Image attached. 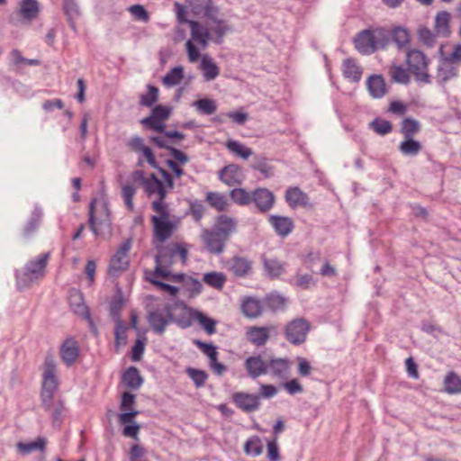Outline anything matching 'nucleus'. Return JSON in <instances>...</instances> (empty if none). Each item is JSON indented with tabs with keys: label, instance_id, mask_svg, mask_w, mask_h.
<instances>
[{
	"label": "nucleus",
	"instance_id": "47",
	"mask_svg": "<svg viewBox=\"0 0 461 461\" xmlns=\"http://www.w3.org/2000/svg\"><path fill=\"white\" fill-rule=\"evenodd\" d=\"M184 77V70L182 67H175L168 71L162 81L167 86H174L178 85Z\"/></svg>",
	"mask_w": 461,
	"mask_h": 461
},
{
	"label": "nucleus",
	"instance_id": "45",
	"mask_svg": "<svg viewBox=\"0 0 461 461\" xmlns=\"http://www.w3.org/2000/svg\"><path fill=\"white\" fill-rule=\"evenodd\" d=\"M162 249L172 256L173 258L179 257L182 263H185L188 256L186 248L180 243H170L167 246H163Z\"/></svg>",
	"mask_w": 461,
	"mask_h": 461
},
{
	"label": "nucleus",
	"instance_id": "14",
	"mask_svg": "<svg viewBox=\"0 0 461 461\" xmlns=\"http://www.w3.org/2000/svg\"><path fill=\"white\" fill-rule=\"evenodd\" d=\"M244 366L252 379L267 374V361H265L260 355L248 357L244 362Z\"/></svg>",
	"mask_w": 461,
	"mask_h": 461
},
{
	"label": "nucleus",
	"instance_id": "1",
	"mask_svg": "<svg viewBox=\"0 0 461 461\" xmlns=\"http://www.w3.org/2000/svg\"><path fill=\"white\" fill-rule=\"evenodd\" d=\"M50 258V253H42L35 260L29 261L24 268V272L17 275V286L19 289L28 287L31 283L44 276L45 268Z\"/></svg>",
	"mask_w": 461,
	"mask_h": 461
},
{
	"label": "nucleus",
	"instance_id": "11",
	"mask_svg": "<svg viewBox=\"0 0 461 461\" xmlns=\"http://www.w3.org/2000/svg\"><path fill=\"white\" fill-rule=\"evenodd\" d=\"M187 3L191 11L197 16L216 19V15L220 14L219 8L212 0H187Z\"/></svg>",
	"mask_w": 461,
	"mask_h": 461
},
{
	"label": "nucleus",
	"instance_id": "2",
	"mask_svg": "<svg viewBox=\"0 0 461 461\" xmlns=\"http://www.w3.org/2000/svg\"><path fill=\"white\" fill-rule=\"evenodd\" d=\"M406 64L416 81L425 84L430 83V75L427 72L429 59L422 51L416 49L408 50L406 53Z\"/></svg>",
	"mask_w": 461,
	"mask_h": 461
},
{
	"label": "nucleus",
	"instance_id": "20",
	"mask_svg": "<svg viewBox=\"0 0 461 461\" xmlns=\"http://www.w3.org/2000/svg\"><path fill=\"white\" fill-rule=\"evenodd\" d=\"M290 370V363L287 358H274L271 357L267 360V373L272 375L286 378Z\"/></svg>",
	"mask_w": 461,
	"mask_h": 461
},
{
	"label": "nucleus",
	"instance_id": "43",
	"mask_svg": "<svg viewBox=\"0 0 461 461\" xmlns=\"http://www.w3.org/2000/svg\"><path fill=\"white\" fill-rule=\"evenodd\" d=\"M389 75L393 82L406 85L410 82V75L407 69L401 65H392L389 68Z\"/></svg>",
	"mask_w": 461,
	"mask_h": 461
},
{
	"label": "nucleus",
	"instance_id": "15",
	"mask_svg": "<svg viewBox=\"0 0 461 461\" xmlns=\"http://www.w3.org/2000/svg\"><path fill=\"white\" fill-rule=\"evenodd\" d=\"M135 403V395L125 392L122 396L121 410L125 411L120 415V421L122 424H130L133 421V418L139 414L138 411H133L132 406Z\"/></svg>",
	"mask_w": 461,
	"mask_h": 461
},
{
	"label": "nucleus",
	"instance_id": "12",
	"mask_svg": "<svg viewBox=\"0 0 461 461\" xmlns=\"http://www.w3.org/2000/svg\"><path fill=\"white\" fill-rule=\"evenodd\" d=\"M232 400L236 406L245 412H253L257 411L260 405L259 395L246 393H233Z\"/></svg>",
	"mask_w": 461,
	"mask_h": 461
},
{
	"label": "nucleus",
	"instance_id": "53",
	"mask_svg": "<svg viewBox=\"0 0 461 461\" xmlns=\"http://www.w3.org/2000/svg\"><path fill=\"white\" fill-rule=\"evenodd\" d=\"M230 198L240 205H248L251 203L252 193L249 194L242 188H235L230 191Z\"/></svg>",
	"mask_w": 461,
	"mask_h": 461
},
{
	"label": "nucleus",
	"instance_id": "25",
	"mask_svg": "<svg viewBox=\"0 0 461 461\" xmlns=\"http://www.w3.org/2000/svg\"><path fill=\"white\" fill-rule=\"evenodd\" d=\"M230 270L237 277L247 276L252 270V262L243 257H233Z\"/></svg>",
	"mask_w": 461,
	"mask_h": 461
},
{
	"label": "nucleus",
	"instance_id": "23",
	"mask_svg": "<svg viewBox=\"0 0 461 461\" xmlns=\"http://www.w3.org/2000/svg\"><path fill=\"white\" fill-rule=\"evenodd\" d=\"M188 24L191 30L192 41L199 43L203 48H205L208 45V41L210 40L209 30L196 21H190L188 22Z\"/></svg>",
	"mask_w": 461,
	"mask_h": 461
},
{
	"label": "nucleus",
	"instance_id": "55",
	"mask_svg": "<svg viewBox=\"0 0 461 461\" xmlns=\"http://www.w3.org/2000/svg\"><path fill=\"white\" fill-rule=\"evenodd\" d=\"M194 105L199 112L206 115L213 114L217 110L216 104L212 99H199L194 102Z\"/></svg>",
	"mask_w": 461,
	"mask_h": 461
},
{
	"label": "nucleus",
	"instance_id": "13",
	"mask_svg": "<svg viewBox=\"0 0 461 461\" xmlns=\"http://www.w3.org/2000/svg\"><path fill=\"white\" fill-rule=\"evenodd\" d=\"M251 202L255 203L260 212H267L275 203V195L267 188H258L252 192Z\"/></svg>",
	"mask_w": 461,
	"mask_h": 461
},
{
	"label": "nucleus",
	"instance_id": "41",
	"mask_svg": "<svg viewBox=\"0 0 461 461\" xmlns=\"http://www.w3.org/2000/svg\"><path fill=\"white\" fill-rule=\"evenodd\" d=\"M192 317L198 321L207 334L212 335L216 332V321L203 314L202 312L194 311Z\"/></svg>",
	"mask_w": 461,
	"mask_h": 461
},
{
	"label": "nucleus",
	"instance_id": "32",
	"mask_svg": "<svg viewBox=\"0 0 461 461\" xmlns=\"http://www.w3.org/2000/svg\"><path fill=\"white\" fill-rule=\"evenodd\" d=\"M205 81L215 79L220 74V68L216 63L207 55H203L200 65Z\"/></svg>",
	"mask_w": 461,
	"mask_h": 461
},
{
	"label": "nucleus",
	"instance_id": "31",
	"mask_svg": "<svg viewBox=\"0 0 461 461\" xmlns=\"http://www.w3.org/2000/svg\"><path fill=\"white\" fill-rule=\"evenodd\" d=\"M343 75L352 82H358L361 79L362 69L353 59H347L342 64Z\"/></svg>",
	"mask_w": 461,
	"mask_h": 461
},
{
	"label": "nucleus",
	"instance_id": "38",
	"mask_svg": "<svg viewBox=\"0 0 461 461\" xmlns=\"http://www.w3.org/2000/svg\"><path fill=\"white\" fill-rule=\"evenodd\" d=\"M450 14L447 11L438 13L435 18V29L437 34L447 37L450 33L449 30Z\"/></svg>",
	"mask_w": 461,
	"mask_h": 461
},
{
	"label": "nucleus",
	"instance_id": "61",
	"mask_svg": "<svg viewBox=\"0 0 461 461\" xmlns=\"http://www.w3.org/2000/svg\"><path fill=\"white\" fill-rule=\"evenodd\" d=\"M419 40L428 47H433L436 43V34L427 27H420L418 30Z\"/></svg>",
	"mask_w": 461,
	"mask_h": 461
},
{
	"label": "nucleus",
	"instance_id": "29",
	"mask_svg": "<svg viewBox=\"0 0 461 461\" xmlns=\"http://www.w3.org/2000/svg\"><path fill=\"white\" fill-rule=\"evenodd\" d=\"M366 85L370 95L375 98H381L386 93L385 83L382 76H370Z\"/></svg>",
	"mask_w": 461,
	"mask_h": 461
},
{
	"label": "nucleus",
	"instance_id": "37",
	"mask_svg": "<svg viewBox=\"0 0 461 461\" xmlns=\"http://www.w3.org/2000/svg\"><path fill=\"white\" fill-rule=\"evenodd\" d=\"M372 35L374 40L375 52L379 50H384L391 41L390 32L384 28H375L372 30Z\"/></svg>",
	"mask_w": 461,
	"mask_h": 461
},
{
	"label": "nucleus",
	"instance_id": "5",
	"mask_svg": "<svg viewBox=\"0 0 461 461\" xmlns=\"http://www.w3.org/2000/svg\"><path fill=\"white\" fill-rule=\"evenodd\" d=\"M311 326L304 318H295L289 321L284 329L286 340L292 345H301L307 338Z\"/></svg>",
	"mask_w": 461,
	"mask_h": 461
},
{
	"label": "nucleus",
	"instance_id": "40",
	"mask_svg": "<svg viewBox=\"0 0 461 461\" xmlns=\"http://www.w3.org/2000/svg\"><path fill=\"white\" fill-rule=\"evenodd\" d=\"M422 149V145L420 141L413 140V137L404 138L399 145V150L406 156H416Z\"/></svg>",
	"mask_w": 461,
	"mask_h": 461
},
{
	"label": "nucleus",
	"instance_id": "62",
	"mask_svg": "<svg viewBox=\"0 0 461 461\" xmlns=\"http://www.w3.org/2000/svg\"><path fill=\"white\" fill-rule=\"evenodd\" d=\"M370 127L377 134L385 135L392 131V124L388 121L375 119L370 122Z\"/></svg>",
	"mask_w": 461,
	"mask_h": 461
},
{
	"label": "nucleus",
	"instance_id": "64",
	"mask_svg": "<svg viewBox=\"0 0 461 461\" xmlns=\"http://www.w3.org/2000/svg\"><path fill=\"white\" fill-rule=\"evenodd\" d=\"M140 123L147 126L148 128L154 130L157 132H164L165 125L163 122L157 119L154 115L150 114L140 121Z\"/></svg>",
	"mask_w": 461,
	"mask_h": 461
},
{
	"label": "nucleus",
	"instance_id": "34",
	"mask_svg": "<svg viewBox=\"0 0 461 461\" xmlns=\"http://www.w3.org/2000/svg\"><path fill=\"white\" fill-rule=\"evenodd\" d=\"M391 39L397 45L399 50L407 48L410 44L411 37L409 31L402 26H395L390 32Z\"/></svg>",
	"mask_w": 461,
	"mask_h": 461
},
{
	"label": "nucleus",
	"instance_id": "10",
	"mask_svg": "<svg viewBox=\"0 0 461 461\" xmlns=\"http://www.w3.org/2000/svg\"><path fill=\"white\" fill-rule=\"evenodd\" d=\"M201 239L205 249L212 254L219 255L225 248V244L228 240L221 237L219 233L213 230H204L202 233Z\"/></svg>",
	"mask_w": 461,
	"mask_h": 461
},
{
	"label": "nucleus",
	"instance_id": "44",
	"mask_svg": "<svg viewBox=\"0 0 461 461\" xmlns=\"http://www.w3.org/2000/svg\"><path fill=\"white\" fill-rule=\"evenodd\" d=\"M203 282L208 285L221 290L227 278L223 273L221 272H210L203 275Z\"/></svg>",
	"mask_w": 461,
	"mask_h": 461
},
{
	"label": "nucleus",
	"instance_id": "16",
	"mask_svg": "<svg viewBox=\"0 0 461 461\" xmlns=\"http://www.w3.org/2000/svg\"><path fill=\"white\" fill-rule=\"evenodd\" d=\"M354 44L357 51L360 52L361 54H373L375 52V44L372 35V30L367 29L358 32L354 40Z\"/></svg>",
	"mask_w": 461,
	"mask_h": 461
},
{
	"label": "nucleus",
	"instance_id": "30",
	"mask_svg": "<svg viewBox=\"0 0 461 461\" xmlns=\"http://www.w3.org/2000/svg\"><path fill=\"white\" fill-rule=\"evenodd\" d=\"M43 408L50 412L53 426H59L62 423L65 411L63 401L52 398V402L50 405L43 406Z\"/></svg>",
	"mask_w": 461,
	"mask_h": 461
},
{
	"label": "nucleus",
	"instance_id": "54",
	"mask_svg": "<svg viewBox=\"0 0 461 461\" xmlns=\"http://www.w3.org/2000/svg\"><path fill=\"white\" fill-rule=\"evenodd\" d=\"M251 167L253 169L258 170L265 177L273 176V167L267 164L265 157H256Z\"/></svg>",
	"mask_w": 461,
	"mask_h": 461
},
{
	"label": "nucleus",
	"instance_id": "18",
	"mask_svg": "<svg viewBox=\"0 0 461 461\" xmlns=\"http://www.w3.org/2000/svg\"><path fill=\"white\" fill-rule=\"evenodd\" d=\"M269 331V327L252 326L247 329L246 338L251 344L257 347H262L270 338Z\"/></svg>",
	"mask_w": 461,
	"mask_h": 461
},
{
	"label": "nucleus",
	"instance_id": "49",
	"mask_svg": "<svg viewBox=\"0 0 461 461\" xmlns=\"http://www.w3.org/2000/svg\"><path fill=\"white\" fill-rule=\"evenodd\" d=\"M226 147L229 149L230 151L240 156L244 159L249 158L253 154L251 149L245 147L237 140H229L226 143Z\"/></svg>",
	"mask_w": 461,
	"mask_h": 461
},
{
	"label": "nucleus",
	"instance_id": "26",
	"mask_svg": "<svg viewBox=\"0 0 461 461\" xmlns=\"http://www.w3.org/2000/svg\"><path fill=\"white\" fill-rule=\"evenodd\" d=\"M212 230L229 240L230 234L236 230V222L229 216L221 215Z\"/></svg>",
	"mask_w": 461,
	"mask_h": 461
},
{
	"label": "nucleus",
	"instance_id": "58",
	"mask_svg": "<svg viewBox=\"0 0 461 461\" xmlns=\"http://www.w3.org/2000/svg\"><path fill=\"white\" fill-rule=\"evenodd\" d=\"M286 299L278 294H270L266 297V304L273 311H278L285 308Z\"/></svg>",
	"mask_w": 461,
	"mask_h": 461
},
{
	"label": "nucleus",
	"instance_id": "50",
	"mask_svg": "<svg viewBox=\"0 0 461 461\" xmlns=\"http://www.w3.org/2000/svg\"><path fill=\"white\" fill-rule=\"evenodd\" d=\"M42 217V212L39 208H35L32 213V216L23 230V234L26 237H29L32 233H33L39 227L41 220Z\"/></svg>",
	"mask_w": 461,
	"mask_h": 461
},
{
	"label": "nucleus",
	"instance_id": "39",
	"mask_svg": "<svg viewBox=\"0 0 461 461\" xmlns=\"http://www.w3.org/2000/svg\"><path fill=\"white\" fill-rule=\"evenodd\" d=\"M123 383L131 389H138L140 387L143 379L140 375L139 370L134 367H129L122 375Z\"/></svg>",
	"mask_w": 461,
	"mask_h": 461
},
{
	"label": "nucleus",
	"instance_id": "9",
	"mask_svg": "<svg viewBox=\"0 0 461 461\" xmlns=\"http://www.w3.org/2000/svg\"><path fill=\"white\" fill-rule=\"evenodd\" d=\"M176 259L167 253L162 248L155 258V269L153 271H146L145 275L154 276L167 279L170 276V267L175 263Z\"/></svg>",
	"mask_w": 461,
	"mask_h": 461
},
{
	"label": "nucleus",
	"instance_id": "27",
	"mask_svg": "<svg viewBox=\"0 0 461 461\" xmlns=\"http://www.w3.org/2000/svg\"><path fill=\"white\" fill-rule=\"evenodd\" d=\"M241 311L246 317L255 319L261 315L263 307L259 300L254 297H247L242 302Z\"/></svg>",
	"mask_w": 461,
	"mask_h": 461
},
{
	"label": "nucleus",
	"instance_id": "7",
	"mask_svg": "<svg viewBox=\"0 0 461 461\" xmlns=\"http://www.w3.org/2000/svg\"><path fill=\"white\" fill-rule=\"evenodd\" d=\"M154 239L159 243H165L178 229L179 220L161 221L158 218H151Z\"/></svg>",
	"mask_w": 461,
	"mask_h": 461
},
{
	"label": "nucleus",
	"instance_id": "46",
	"mask_svg": "<svg viewBox=\"0 0 461 461\" xmlns=\"http://www.w3.org/2000/svg\"><path fill=\"white\" fill-rule=\"evenodd\" d=\"M152 209L157 212V215H153L151 218H158L161 221H169L170 212L169 207L165 199L158 198L152 203Z\"/></svg>",
	"mask_w": 461,
	"mask_h": 461
},
{
	"label": "nucleus",
	"instance_id": "63",
	"mask_svg": "<svg viewBox=\"0 0 461 461\" xmlns=\"http://www.w3.org/2000/svg\"><path fill=\"white\" fill-rule=\"evenodd\" d=\"M186 373L189 375V377L194 381L196 387L203 386L205 384L206 379L208 377L207 374L204 371L192 367L187 368Z\"/></svg>",
	"mask_w": 461,
	"mask_h": 461
},
{
	"label": "nucleus",
	"instance_id": "60",
	"mask_svg": "<svg viewBox=\"0 0 461 461\" xmlns=\"http://www.w3.org/2000/svg\"><path fill=\"white\" fill-rule=\"evenodd\" d=\"M244 450L247 454L259 456L263 451V446L258 437L255 436L247 440Z\"/></svg>",
	"mask_w": 461,
	"mask_h": 461
},
{
	"label": "nucleus",
	"instance_id": "36",
	"mask_svg": "<svg viewBox=\"0 0 461 461\" xmlns=\"http://www.w3.org/2000/svg\"><path fill=\"white\" fill-rule=\"evenodd\" d=\"M63 11L70 28L76 31L75 20L80 15V9L76 0H63Z\"/></svg>",
	"mask_w": 461,
	"mask_h": 461
},
{
	"label": "nucleus",
	"instance_id": "6",
	"mask_svg": "<svg viewBox=\"0 0 461 461\" xmlns=\"http://www.w3.org/2000/svg\"><path fill=\"white\" fill-rule=\"evenodd\" d=\"M131 249V240L128 239L119 247L113 256L109 265V275L118 276L129 267V252Z\"/></svg>",
	"mask_w": 461,
	"mask_h": 461
},
{
	"label": "nucleus",
	"instance_id": "35",
	"mask_svg": "<svg viewBox=\"0 0 461 461\" xmlns=\"http://www.w3.org/2000/svg\"><path fill=\"white\" fill-rule=\"evenodd\" d=\"M69 303L72 310L78 315H82L85 319H89V311L87 306L83 303L81 293L73 290L70 293Z\"/></svg>",
	"mask_w": 461,
	"mask_h": 461
},
{
	"label": "nucleus",
	"instance_id": "51",
	"mask_svg": "<svg viewBox=\"0 0 461 461\" xmlns=\"http://www.w3.org/2000/svg\"><path fill=\"white\" fill-rule=\"evenodd\" d=\"M445 390L448 393L461 392V379L454 373H449L444 380Z\"/></svg>",
	"mask_w": 461,
	"mask_h": 461
},
{
	"label": "nucleus",
	"instance_id": "22",
	"mask_svg": "<svg viewBox=\"0 0 461 461\" xmlns=\"http://www.w3.org/2000/svg\"><path fill=\"white\" fill-rule=\"evenodd\" d=\"M285 201L291 208L305 207L309 204L308 195L299 187H289L285 192Z\"/></svg>",
	"mask_w": 461,
	"mask_h": 461
},
{
	"label": "nucleus",
	"instance_id": "48",
	"mask_svg": "<svg viewBox=\"0 0 461 461\" xmlns=\"http://www.w3.org/2000/svg\"><path fill=\"white\" fill-rule=\"evenodd\" d=\"M420 130V122L412 118H405L402 122L401 132L404 138L413 137Z\"/></svg>",
	"mask_w": 461,
	"mask_h": 461
},
{
	"label": "nucleus",
	"instance_id": "52",
	"mask_svg": "<svg viewBox=\"0 0 461 461\" xmlns=\"http://www.w3.org/2000/svg\"><path fill=\"white\" fill-rule=\"evenodd\" d=\"M148 93L140 95V104L147 107L152 106L158 99V87L148 85Z\"/></svg>",
	"mask_w": 461,
	"mask_h": 461
},
{
	"label": "nucleus",
	"instance_id": "17",
	"mask_svg": "<svg viewBox=\"0 0 461 461\" xmlns=\"http://www.w3.org/2000/svg\"><path fill=\"white\" fill-rule=\"evenodd\" d=\"M268 221L277 235L281 237L288 236L294 227L293 220L286 216L270 215Z\"/></svg>",
	"mask_w": 461,
	"mask_h": 461
},
{
	"label": "nucleus",
	"instance_id": "4",
	"mask_svg": "<svg viewBox=\"0 0 461 461\" xmlns=\"http://www.w3.org/2000/svg\"><path fill=\"white\" fill-rule=\"evenodd\" d=\"M58 389V379L55 375L54 361L47 357L45 360V369L43 373V382L41 389L42 406H49L52 402L54 392Z\"/></svg>",
	"mask_w": 461,
	"mask_h": 461
},
{
	"label": "nucleus",
	"instance_id": "8",
	"mask_svg": "<svg viewBox=\"0 0 461 461\" xmlns=\"http://www.w3.org/2000/svg\"><path fill=\"white\" fill-rule=\"evenodd\" d=\"M96 200L94 199L90 203L89 205V227L93 233L97 236L102 230H110L111 229V221H110V212L107 204L103 203V213L99 220H97L95 216V204Z\"/></svg>",
	"mask_w": 461,
	"mask_h": 461
},
{
	"label": "nucleus",
	"instance_id": "3",
	"mask_svg": "<svg viewBox=\"0 0 461 461\" xmlns=\"http://www.w3.org/2000/svg\"><path fill=\"white\" fill-rule=\"evenodd\" d=\"M148 321L155 333L162 335L167 327L174 321L173 308L166 304L163 308H156L149 312Z\"/></svg>",
	"mask_w": 461,
	"mask_h": 461
},
{
	"label": "nucleus",
	"instance_id": "56",
	"mask_svg": "<svg viewBox=\"0 0 461 461\" xmlns=\"http://www.w3.org/2000/svg\"><path fill=\"white\" fill-rule=\"evenodd\" d=\"M145 276H146V279L149 282H150L151 284L156 285L161 291L167 292L172 296H176L178 294V291H179L178 287L159 281L158 280L159 277H156V276H150V275H145Z\"/></svg>",
	"mask_w": 461,
	"mask_h": 461
},
{
	"label": "nucleus",
	"instance_id": "42",
	"mask_svg": "<svg viewBox=\"0 0 461 461\" xmlns=\"http://www.w3.org/2000/svg\"><path fill=\"white\" fill-rule=\"evenodd\" d=\"M46 443L45 438H38L35 441L29 443L19 442L17 447L22 454L27 455L36 450L44 452Z\"/></svg>",
	"mask_w": 461,
	"mask_h": 461
},
{
	"label": "nucleus",
	"instance_id": "19",
	"mask_svg": "<svg viewBox=\"0 0 461 461\" xmlns=\"http://www.w3.org/2000/svg\"><path fill=\"white\" fill-rule=\"evenodd\" d=\"M220 179L230 186L240 185L242 180L241 170L239 166L230 164L224 167L219 173Z\"/></svg>",
	"mask_w": 461,
	"mask_h": 461
},
{
	"label": "nucleus",
	"instance_id": "24",
	"mask_svg": "<svg viewBox=\"0 0 461 461\" xmlns=\"http://www.w3.org/2000/svg\"><path fill=\"white\" fill-rule=\"evenodd\" d=\"M79 348L76 340L72 339H66L61 346L60 355L63 361L71 366L77 358Z\"/></svg>",
	"mask_w": 461,
	"mask_h": 461
},
{
	"label": "nucleus",
	"instance_id": "33",
	"mask_svg": "<svg viewBox=\"0 0 461 461\" xmlns=\"http://www.w3.org/2000/svg\"><path fill=\"white\" fill-rule=\"evenodd\" d=\"M213 23H215L214 27H211V32L215 34V37L212 41L221 44L223 41V37L230 32H231V26L227 23L226 21L221 19L219 14L216 15V19H210Z\"/></svg>",
	"mask_w": 461,
	"mask_h": 461
},
{
	"label": "nucleus",
	"instance_id": "21",
	"mask_svg": "<svg viewBox=\"0 0 461 461\" xmlns=\"http://www.w3.org/2000/svg\"><path fill=\"white\" fill-rule=\"evenodd\" d=\"M143 187L148 195L157 194L158 198L166 199L167 197L166 186L153 173L145 179Z\"/></svg>",
	"mask_w": 461,
	"mask_h": 461
},
{
	"label": "nucleus",
	"instance_id": "59",
	"mask_svg": "<svg viewBox=\"0 0 461 461\" xmlns=\"http://www.w3.org/2000/svg\"><path fill=\"white\" fill-rule=\"evenodd\" d=\"M206 199L212 207L220 212L224 211L227 206L224 195L219 193L209 192Z\"/></svg>",
	"mask_w": 461,
	"mask_h": 461
},
{
	"label": "nucleus",
	"instance_id": "28",
	"mask_svg": "<svg viewBox=\"0 0 461 461\" xmlns=\"http://www.w3.org/2000/svg\"><path fill=\"white\" fill-rule=\"evenodd\" d=\"M39 11V3L36 0H23L18 14L23 20L31 22L37 17Z\"/></svg>",
	"mask_w": 461,
	"mask_h": 461
},
{
	"label": "nucleus",
	"instance_id": "57",
	"mask_svg": "<svg viewBox=\"0 0 461 461\" xmlns=\"http://www.w3.org/2000/svg\"><path fill=\"white\" fill-rule=\"evenodd\" d=\"M264 267L268 275L273 277L279 276L284 272L283 264L275 258H265Z\"/></svg>",
	"mask_w": 461,
	"mask_h": 461
}]
</instances>
